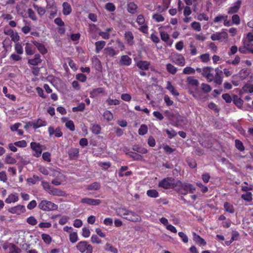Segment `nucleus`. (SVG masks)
Masks as SVG:
<instances>
[{"instance_id": "79ce46f5", "label": "nucleus", "mask_w": 253, "mask_h": 253, "mask_svg": "<svg viewBox=\"0 0 253 253\" xmlns=\"http://www.w3.org/2000/svg\"><path fill=\"white\" fill-rule=\"evenodd\" d=\"M92 63L97 70H101L102 69L101 63L100 60L97 57H94L92 58Z\"/></svg>"}, {"instance_id": "864d4df0", "label": "nucleus", "mask_w": 253, "mask_h": 253, "mask_svg": "<svg viewBox=\"0 0 253 253\" xmlns=\"http://www.w3.org/2000/svg\"><path fill=\"white\" fill-rule=\"evenodd\" d=\"M243 91L246 93L253 92V85L249 84H246L242 88Z\"/></svg>"}, {"instance_id": "052dcab7", "label": "nucleus", "mask_w": 253, "mask_h": 253, "mask_svg": "<svg viewBox=\"0 0 253 253\" xmlns=\"http://www.w3.org/2000/svg\"><path fill=\"white\" fill-rule=\"evenodd\" d=\"M85 109V104L84 103H81L77 107L72 108V111L74 112L78 111H83Z\"/></svg>"}, {"instance_id": "473e14b6", "label": "nucleus", "mask_w": 253, "mask_h": 253, "mask_svg": "<svg viewBox=\"0 0 253 253\" xmlns=\"http://www.w3.org/2000/svg\"><path fill=\"white\" fill-rule=\"evenodd\" d=\"M233 102L238 108H241L243 104V100L237 95H233Z\"/></svg>"}, {"instance_id": "de8ad7c7", "label": "nucleus", "mask_w": 253, "mask_h": 253, "mask_svg": "<svg viewBox=\"0 0 253 253\" xmlns=\"http://www.w3.org/2000/svg\"><path fill=\"white\" fill-rule=\"evenodd\" d=\"M101 128L99 125L94 124L91 127V132L97 135L100 133Z\"/></svg>"}, {"instance_id": "3c124183", "label": "nucleus", "mask_w": 253, "mask_h": 253, "mask_svg": "<svg viewBox=\"0 0 253 253\" xmlns=\"http://www.w3.org/2000/svg\"><path fill=\"white\" fill-rule=\"evenodd\" d=\"M212 68L209 66L204 67L202 68V75L205 78L208 77L209 76L210 73L211 72Z\"/></svg>"}, {"instance_id": "58836bf2", "label": "nucleus", "mask_w": 253, "mask_h": 253, "mask_svg": "<svg viewBox=\"0 0 253 253\" xmlns=\"http://www.w3.org/2000/svg\"><path fill=\"white\" fill-rule=\"evenodd\" d=\"M100 184L99 182H95L88 185L86 187L88 190H97L100 188Z\"/></svg>"}, {"instance_id": "f03ea898", "label": "nucleus", "mask_w": 253, "mask_h": 253, "mask_svg": "<svg viewBox=\"0 0 253 253\" xmlns=\"http://www.w3.org/2000/svg\"><path fill=\"white\" fill-rule=\"evenodd\" d=\"M118 214L124 218L133 222H140L141 218L140 216L134 211L128 210L126 208H121L118 211Z\"/></svg>"}, {"instance_id": "c9c22d12", "label": "nucleus", "mask_w": 253, "mask_h": 253, "mask_svg": "<svg viewBox=\"0 0 253 253\" xmlns=\"http://www.w3.org/2000/svg\"><path fill=\"white\" fill-rule=\"evenodd\" d=\"M187 82L188 84L198 87L199 83L198 80L194 79V77L189 76L187 78Z\"/></svg>"}, {"instance_id": "7ed1b4c3", "label": "nucleus", "mask_w": 253, "mask_h": 253, "mask_svg": "<svg viewBox=\"0 0 253 253\" xmlns=\"http://www.w3.org/2000/svg\"><path fill=\"white\" fill-rule=\"evenodd\" d=\"M158 186L165 189H174L175 190L176 182L174 179L171 177H167L160 180L158 183Z\"/></svg>"}, {"instance_id": "e2e57ef3", "label": "nucleus", "mask_w": 253, "mask_h": 253, "mask_svg": "<svg viewBox=\"0 0 253 253\" xmlns=\"http://www.w3.org/2000/svg\"><path fill=\"white\" fill-rule=\"evenodd\" d=\"M41 236L42 239L46 244H49L51 243L52 241V238L49 235L43 233L42 234Z\"/></svg>"}, {"instance_id": "f3484780", "label": "nucleus", "mask_w": 253, "mask_h": 253, "mask_svg": "<svg viewBox=\"0 0 253 253\" xmlns=\"http://www.w3.org/2000/svg\"><path fill=\"white\" fill-rule=\"evenodd\" d=\"M41 57V56L39 54H36L33 58L28 60V63L31 65L37 66L42 62Z\"/></svg>"}, {"instance_id": "6e6552de", "label": "nucleus", "mask_w": 253, "mask_h": 253, "mask_svg": "<svg viewBox=\"0 0 253 253\" xmlns=\"http://www.w3.org/2000/svg\"><path fill=\"white\" fill-rule=\"evenodd\" d=\"M8 211L12 214L18 215L24 213L26 211V209L24 205H18L16 206L11 207L8 209Z\"/></svg>"}, {"instance_id": "9b49d317", "label": "nucleus", "mask_w": 253, "mask_h": 253, "mask_svg": "<svg viewBox=\"0 0 253 253\" xmlns=\"http://www.w3.org/2000/svg\"><path fill=\"white\" fill-rule=\"evenodd\" d=\"M215 75L214 77L213 82L215 84L218 85L222 84L223 81V72L218 68L215 69Z\"/></svg>"}, {"instance_id": "b1692460", "label": "nucleus", "mask_w": 253, "mask_h": 253, "mask_svg": "<svg viewBox=\"0 0 253 253\" xmlns=\"http://www.w3.org/2000/svg\"><path fill=\"white\" fill-rule=\"evenodd\" d=\"M46 125L47 122L46 121L39 118L36 122H33V128L34 129H36L39 127L46 126Z\"/></svg>"}, {"instance_id": "2f4dec72", "label": "nucleus", "mask_w": 253, "mask_h": 253, "mask_svg": "<svg viewBox=\"0 0 253 253\" xmlns=\"http://www.w3.org/2000/svg\"><path fill=\"white\" fill-rule=\"evenodd\" d=\"M105 53L110 57H113L117 55L119 51L115 50L112 47H108L104 49Z\"/></svg>"}, {"instance_id": "4468645a", "label": "nucleus", "mask_w": 253, "mask_h": 253, "mask_svg": "<svg viewBox=\"0 0 253 253\" xmlns=\"http://www.w3.org/2000/svg\"><path fill=\"white\" fill-rule=\"evenodd\" d=\"M68 154L70 160L77 159L79 156V149L76 148H71L68 150Z\"/></svg>"}, {"instance_id": "2eb2a0df", "label": "nucleus", "mask_w": 253, "mask_h": 253, "mask_svg": "<svg viewBox=\"0 0 253 253\" xmlns=\"http://www.w3.org/2000/svg\"><path fill=\"white\" fill-rule=\"evenodd\" d=\"M241 0H238L235 2L232 6L229 8L228 13L229 14H232L237 13L241 7Z\"/></svg>"}, {"instance_id": "dca6fc26", "label": "nucleus", "mask_w": 253, "mask_h": 253, "mask_svg": "<svg viewBox=\"0 0 253 253\" xmlns=\"http://www.w3.org/2000/svg\"><path fill=\"white\" fill-rule=\"evenodd\" d=\"M136 65L141 70L146 71L149 69L150 63L147 61L139 60L136 62Z\"/></svg>"}, {"instance_id": "69168bd1", "label": "nucleus", "mask_w": 253, "mask_h": 253, "mask_svg": "<svg viewBox=\"0 0 253 253\" xmlns=\"http://www.w3.org/2000/svg\"><path fill=\"white\" fill-rule=\"evenodd\" d=\"M65 126L71 131H74L75 129L74 122L72 120H68L65 123Z\"/></svg>"}, {"instance_id": "393cba45", "label": "nucleus", "mask_w": 253, "mask_h": 253, "mask_svg": "<svg viewBox=\"0 0 253 253\" xmlns=\"http://www.w3.org/2000/svg\"><path fill=\"white\" fill-rule=\"evenodd\" d=\"M160 36L162 40L166 42L167 44L169 46H170L172 45L173 41L172 40H169V36L167 32H161Z\"/></svg>"}, {"instance_id": "13d9d810", "label": "nucleus", "mask_w": 253, "mask_h": 253, "mask_svg": "<svg viewBox=\"0 0 253 253\" xmlns=\"http://www.w3.org/2000/svg\"><path fill=\"white\" fill-rule=\"evenodd\" d=\"M103 117L107 121H110L113 119L112 113L108 110H106L103 113Z\"/></svg>"}, {"instance_id": "680f3d73", "label": "nucleus", "mask_w": 253, "mask_h": 253, "mask_svg": "<svg viewBox=\"0 0 253 253\" xmlns=\"http://www.w3.org/2000/svg\"><path fill=\"white\" fill-rule=\"evenodd\" d=\"M152 18L157 22H163L165 20L164 16L158 13L154 14L152 15Z\"/></svg>"}, {"instance_id": "f257e3e1", "label": "nucleus", "mask_w": 253, "mask_h": 253, "mask_svg": "<svg viewBox=\"0 0 253 253\" xmlns=\"http://www.w3.org/2000/svg\"><path fill=\"white\" fill-rule=\"evenodd\" d=\"M175 190L179 194L185 195L188 193H194L196 191V187L191 183L177 180L176 182Z\"/></svg>"}, {"instance_id": "72a5a7b5", "label": "nucleus", "mask_w": 253, "mask_h": 253, "mask_svg": "<svg viewBox=\"0 0 253 253\" xmlns=\"http://www.w3.org/2000/svg\"><path fill=\"white\" fill-rule=\"evenodd\" d=\"M132 149L133 151L139 153H141L142 154H146L148 152L147 150L143 147H142L141 146H139V145H134L132 146Z\"/></svg>"}, {"instance_id": "bb28decb", "label": "nucleus", "mask_w": 253, "mask_h": 253, "mask_svg": "<svg viewBox=\"0 0 253 253\" xmlns=\"http://www.w3.org/2000/svg\"><path fill=\"white\" fill-rule=\"evenodd\" d=\"M33 43L38 48L40 52L42 55H44L47 52V50L43 44L36 41L34 42Z\"/></svg>"}, {"instance_id": "ddd939ff", "label": "nucleus", "mask_w": 253, "mask_h": 253, "mask_svg": "<svg viewBox=\"0 0 253 253\" xmlns=\"http://www.w3.org/2000/svg\"><path fill=\"white\" fill-rule=\"evenodd\" d=\"M81 202L84 204H86L88 205L97 206L101 203V201L99 199L84 198L82 199Z\"/></svg>"}, {"instance_id": "5701e85b", "label": "nucleus", "mask_w": 253, "mask_h": 253, "mask_svg": "<svg viewBox=\"0 0 253 253\" xmlns=\"http://www.w3.org/2000/svg\"><path fill=\"white\" fill-rule=\"evenodd\" d=\"M126 154L129 157L132 159L133 161H142L143 156L137 153L132 151H129L126 153Z\"/></svg>"}, {"instance_id": "cd10ccee", "label": "nucleus", "mask_w": 253, "mask_h": 253, "mask_svg": "<svg viewBox=\"0 0 253 253\" xmlns=\"http://www.w3.org/2000/svg\"><path fill=\"white\" fill-rule=\"evenodd\" d=\"M63 6V14L64 15H68L72 12V8L69 3L67 2H64L62 4Z\"/></svg>"}, {"instance_id": "a19ab883", "label": "nucleus", "mask_w": 253, "mask_h": 253, "mask_svg": "<svg viewBox=\"0 0 253 253\" xmlns=\"http://www.w3.org/2000/svg\"><path fill=\"white\" fill-rule=\"evenodd\" d=\"M104 250L107 252H110L112 253H118V249L113 246H112L109 243H106L105 246H104Z\"/></svg>"}, {"instance_id": "c756f323", "label": "nucleus", "mask_w": 253, "mask_h": 253, "mask_svg": "<svg viewBox=\"0 0 253 253\" xmlns=\"http://www.w3.org/2000/svg\"><path fill=\"white\" fill-rule=\"evenodd\" d=\"M48 193L50 195L57 196H63L64 195V192L61 190L55 188L53 186L51 187Z\"/></svg>"}, {"instance_id": "e433bc0d", "label": "nucleus", "mask_w": 253, "mask_h": 253, "mask_svg": "<svg viewBox=\"0 0 253 253\" xmlns=\"http://www.w3.org/2000/svg\"><path fill=\"white\" fill-rule=\"evenodd\" d=\"M170 0H163L162 6H158V10L161 11H164L166 10L169 6Z\"/></svg>"}, {"instance_id": "8fccbe9b", "label": "nucleus", "mask_w": 253, "mask_h": 253, "mask_svg": "<svg viewBox=\"0 0 253 253\" xmlns=\"http://www.w3.org/2000/svg\"><path fill=\"white\" fill-rule=\"evenodd\" d=\"M69 240L72 243H75L79 240L78 234L76 232H72L70 233Z\"/></svg>"}, {"instance_id": "338daca9", "label": "nucleus", "mask_w": 253, "mask_h": 253, "mask_svg": "<svg viewBox=\"0 0 253 253\" xmlns=\"http://www.w3.org/2000/svg\"><path fill=\"white\" fill-rule=\"evenodd\" d=\"M165 131L169 139L174 137L177 134V132L173 129H171V130L166 129Z\"/></svg>"}, {"instance_id": "4be33fe9", "label": "nucleus", "mask_w": 253, "mask_h": 253, "mask_svg": "<svg viewBox=\"0 0 253 253\" xmlns=\"http://www.w3.org/2000/svg\"><path fill=\"white\" fill-rule=\"evenodd\" d=\"M132 60L128 55H122L120 60V64L122 65L128 66L131 65Z\"/></svg>"}, {"instance_id": "6ab92c4d", "label": "nucleus", "mask_w": 253, "mask_h": 253, "mask_svg": "<svg viewBox=\"0 0 253 253\" xmlns=\"http://www.w3.org/2000/svg\"><path fill=\"white\" fill-rule=\"evenodd\" d=\"M125 39L129 45L134 44V36L131 31H126L124 35Z\"/></svg>"}, {"instance_id": "5fc2aeb1", "label": "nucleus", "mask_w": 253, "mask_h": 253, "mask_svg": "<svg viewBox=\"0 0 253 253\" xmlns=\"http://www.w3.org/2000/svg\"><path fill=\"white\" fill-rule=\"evenodd\" d=\"M106 103L108 105H118L120 104V101L118 99H113L109 97L107 100H106Z\"/></svg>"}, {"instance_id": "423d86ee", "label": "nucleus", "mask_w": 253, "mask_h": 253, "mask_svg": "<svg viewBox=\"0 0 253 253\" xmlns=\"http://www.w3.org/2000/svg\"><path fill=\"white\" fill-rule=\"evenodd\" d=\"M136 22L139 26H140V28H138V30L144 34H147L148 31V26L142 14H139L137 16Z\"/></svg>"}, {"instance_id": "1a4fd4ad", "label": "nucleus", "mask_w": 253, "mask_h": 253, "mask_svg": "<svg viewBox=\"0 0 253 253\" xmlns=\"http://www.w3.org/2000/svg\"><path fill=\"white\" fill-rule=\"evenodd\" d=\"M30 146L31 149L35 152L33 156L36 157H40L42 153V145L39 143L32 142Z\"/></svg>"}, {"instance_id": "603ef678", "label": "nucleus", "mask_w": 253, "mask_h": 253, "mask_svg": "<svg viewBox=\"0 0 253 253\" xmlns=\"http://www.w3.org/2000/svg\"><path fill=\"white\" fill-rule=\"evenodd\" d=\"M175 63L180 66H183L185 64L184 57L182 55H178L176 59Z\"/></svg>"}, {"instance_id": "ea45409f", "label": "nucleus", "mask_w": 253, "mask_h": 253, "mask_svg": "<svg viewBox=\"0 0 253 253\" xmlns=\"http://www.w3.org/2000/svg\"><path fill=\"white\" fill-rule=\"evenodd\" d=\"M166 68L167 71L172 75H174L177 71V68L170 63H168L167 64Z\"/></svg>"}, {"instance_id": "4c0bfd02", "label": "nucleus", "mask_w": 253, "mask_h": 253, "mask_svg": "<svg viewBox=\"0 0 253 253\" xmlns=\"http://www.w3.org/2000/svg\"><path fill=\"white\" fill-rule=\"evenodd\" d=\"M146 195L150 198H156L159 196V192L155 189H150L147 191Z\"/></svg>"}, {"instance_id": "49530a36", "label": "nucleus", "mask_w": 253, "mask_h": 253, "mask_svg": "<svg viewBox=\"0 0 253 253\" xmlns=\"http://www.w3.org/2000/svg\"><path fill=\"white\" fill-rule=\"evenodd\" d=\"M33 6L34 8V9L37 10L38 13L41 16H42L45 14V10L44 8L41 6H39L35 3L33 4Z\"/></svg>"}, {"instance_id": "412c9836", "label": "nucleus", "mask_w": 253, "mask_h": 253, "mask_svg": "<svg viewBox=\"0 0 253 253\" xmlns=\"http://www.w3.org/2000/svg\"><path fill=\"white\" fill-rule=\"evenodd\" d=\"M19 200L18 194L16 193H11L8 196L5 200V202L7 204L15 203Z\"/></svg>"}, {"instance_id": "f704fd0d", "label": "nucleus", "mask_w": 253, "mask_h": 253, "mask_svg": "<svg viewBox=\"0 0 253 253\" xmlns=\"http://www.w3.org/2000/svg\"><path fill=\"white\" fill-rule=\"evenodd\" d=\"M167 89H168L171 94L175 96H178L179 93L175 90L174 87L172 85L171 83L169 81L167 82Z\"/></svg>"}, {"instance_id": "20e7f679", "label": "nucleus", "mask_w": 253, "mask_h": 253, "mask_svg": "<svg viewBox=\"0 0 253 253\" xmlns=\"http://www.w3.org/2000/svg\"><path fill=\"white\" fill-rule=\"evenodd\" d=\"M76 248L81 253H92L93 247L88 242L82 241L78 242Z\"/></svg>"}, {"instance_id": "39448f33", "label": "nucleus", "mask_w": 253, "mask_h": 253, "mask_svg": "<svg viewBox=\"0 0 253 253\" xmlns=\"http://www.w3.org/2000/svg\"><path fill=\"white\" fill-rule=\"evenodd\" d=\"M38 208L44 211H50L57 210L58 206L50 201L42 200L39 204Z\"/></svg>"}, {"instance_id": "c85d7f7f", "label": "nucleus", "mask_w": 253, "mask_h": 253, "mask_svg": "<svg viewBox=\"0 0 253 253\" xmlns=\"http://www.w3.org/2000/svg\"><path fill=\"white\" fill-rule=\"evenodd\" d=\"M105 93V90L103 87H98L96 88L93 89L90 92V96L91 97H96L99 94Z\"/></svg>"}, {"instance_id": "4d7b16f0", "label": "nucleus", "mask_w": 253, "mask_h": 253, "mask_svg": "<svg viewBox=\"0 0 253 253\" xmlns=\"http://www.w3.org/2000/svg\"><path fill=\"white\" fill-rule=\"evenodd\" d=\"M90 241L92 244H102L101 240L97 236V235H92L90 238Z\"/></svg>"}, {"instance_id": "f8f14e48", "label": "nucleus", "mask_w": 253, "mask_h": 253, "mask_svg": "<svg viewBox=\"0 0 253 253\" xmlns=\"http://www.w3.org/2000/svg\"><path fill=\"white\" fill-rule=\"evenodd\" d=\"M253 42V34L251 33H249L247 34L246 38L243 40L244 45L249 49V51L253 48V44H252V42Z\"/></svg>"}, {"instance_id": "09e8293b", "label": "nucleus", "mask_w": 253, "mask_h": 253, "mask_svg": "<svg viewBox=\"0 0 253 253\" xmlns=\"http://www.w3.org/2000/svg\"><path fill=\"white\" fill-rule=\"evenodd\" d=\"M127 8L129 13L133 14L136 11L137 6L134 2H130L127 5Z\"/></svg>"}, {"instance_id": "aec40b11", "label": "nucleus", "mask_w": 253, "mask_h": 253, "mask_svg": "<svg viewBox=\"0 0 253 253\" xmlns=\"http://www.w3.org/2000/svg\"><path fill=\"white\" fill-rule=\"evenodd\" d=\"M193 240L200 246H205L207 244L205 240L196 233L193 232Z\"/></svg>"}, {"instance_id": "a878e982", "label": "nucleus", "mask_w": 253, "mask_h": 253, "mask_svg": "<svg viewBox=\"0 0 253 253\" xmlns=\"http://www.w3.org/2000/svg\"><path fill=\"white\" fill-rule=\"evenodd\" d=\"M225 211L228 213L233 214L235 211V208L233 205L229 202H225L223 204Z\"/></svg>"}, {"instance_id": "c03bdc74", "label": "nucleus", "mask_w": 253, "mask_h": 253, "mask_svg": "<svg viewBox=\"0 0 253 253\" xmlns=\"http://www.w3.org/2000/svg\"><path fill=\"white\" fill-rule=\"evenodd\" d=\"M241 198L242 199L248 202H251L253 200V194L250 192H247L245 194H243L241 195Z\"/></svg>"}, {"instance_id": "0e129e2a", "label": "nucleus", "mask_w": 253, "mask_h": 253, "mask_svg": "<svg viewBox=\"0 0 253 253\" xmlns=\"http://www.w3.org/2000/svg\"><path fill=\"white\" fill-rule=\"evenodd\" d=\"M147 131L148 128L147 126L145 125H142L138 130V134L140 135H144L147 133Z\"/></svg>"}, {"instance_id": "a211bd4d", "label": "nucleus", "mask_w": 253, "mask_h": 253, "mask_svg": "<svg viewBox=\"0 0 253 253\" xmlns=\"http://www.w3.org/2000/svg\"><path fill=\"white\" fill-rule=\"evenodd\" d=\"M56 177L51 181V183L55 186L60 185L62 182V178L64 177L63 174L56 171L54 173Z\"/></svg>"}, {"instance_id": "774afa93", "label": "nucleus", "mask_w": 253, "mask_h": 253, "mask_svg": "<svg viewBox=\"0 0 253 253\" xmlns=\"http://www.w3.org/2000/svg\"><path fill=\"white\" fill-rule=\"evenodd\" d=\"M201 89L205 93H208L211 90V86L205 83H203L201 84Z\"/></svg>"}, {"instance_id": "bf43d9fd", "label": "nucleus", "mask_w": 253, "mask_h": 253, "mask_svg": "<svg viewBox=\"0 0 253 253\" xmlns=\"http://www.w3.org/2000/svg\"><path fill=\"white\" fill-rule=\"evenodd\" d=\"M15 50L18 54L23 53V46L19 42L16 43L14 46Z\"/></svg>"}, {"instance_id": "37998d69", "label": "nucleus", "mask_w": 253, "mask_h": 253, "mask_svg": "<svg viewBox=\"0 0 253 253\" xmlns=\"http://www.w3.org/2000/svg\"><path fill=\"white\" fill-rule=\"evenodd\" d=\"M235 146L236 148L240 152H243L245 149L243 142L239 139H236L235 140Z\"/></svg>"}, {"instance_id": "6e6d98bb", "label": "nucleus", "mask_w": 253, "mask_h": 253, "mask_svg": "<svg viewBox=\"0 0 253 253\" xmlns=\"http://www.w3.org/2000/svg\"><path fill=\"white\" fill-rule=\"evenodd\" d=\"M4 162L8 164H14L16 163V160L9 155H7L5 158Z\"/></svg>"}, {"instance_id": "7c9ffc66", "label": "nucleus", "mask_w": 253, "mask_h": 253, "mask_svg": "<svg viewBox=\"0 0 253 253\" xmlns=\"http://www.w3.org/2000/svg\"><path fill=\"white\" fill-rule=\"evenodd\" d=\"M106 42L104 41H99L95 42V52L96 53H99L100 51L105 47Z\"/></svg>"}, {"instance_id": "0eeeda50", "label": "nucleus", "mask_w": 253, "mask_h": 253, "mask_svg": "<svg viewBox=\"0 0 253 253\" xmlns=\"http://www.w3.org/2000/svg\"><path fill=\"white\" fill-rule=\"evenodd\" d=\"M228 38V34L225 32H216L212 34L211 37L212 41H219L220 42L227 40Z\"/></svg>"}, {"instance_id": "9d476101", "label": "nucleus", "mask_w": 253, "mask_h": 253, "mask_svg": "<svg viewBox=\"0 0 253 253\" xmlns=\"http://www.w3.org/2000/svg\"><path fill=\"white\" fill-rule=\"evenodd\" d=\"M48 132L50 137H51L54 134L56 137H61L63 135V132L61 131V129L60 127H57L54 129L52 126H50L48 128Z\"/></svg>"}, {"instance_id": "a18cd8bd", "label": "nucleus", "mask_w": 253, "mask_h": 253, "mask_svg": "<svg viewBox=\"0 0 253 253\" xmlns=\"http://www.w3.org/2000/svg\"><path fill=\"white\" fill-rule=\"evenodd\" d=\"M198 58L203 63H208L210 60V56L209 53L201 54Z\"/></svg>"}]
</instances>
